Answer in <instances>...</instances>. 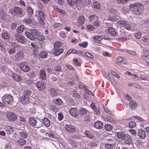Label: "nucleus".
<instances>
[{"label":"nucleus","instance_id":"obj_45","mask_svg":"<svg viewBox=\"0 0 149 149\" xmlns=\"http://www.w3.org/2000/svg\"><path fill=\"white\" fill-rule=\"evenodd\" d=\"M47 53L45 52H42L40 54V56L42 58H46L47 57Z\"/></svg>","mask_w":149,"mask_h":149},{"label":"nucleus","instance_id":"obj_4","mask_svg":"<svg viewBox=\"0 0 149 149\" xmlns=\"http://www.w3.org/2000/svg\"><path fill=\"white\" fill-rule=\"evenodd\" d=\"M1 99L2 102L6 105H10L13 102V97L10 94L4 95Z\"/></svg>","mask_w":149,"mask_h":149},{"label":"nucleus","instance_id":"obj_63","mask_svg":"<svg viewBox=\"0 0 149 149\" xmlns=\"http://www.w3.org/2000/svg\"><path fill=\"white\" fill-rule=\"evenodd\" d=\"M60 36L63 38H65L66 36V33L64 31H61L59 33Z\"/></svg>","mask_w":149,"mask_h":149},{"label":"nucleus","instance_id":"obj_1","mask_svg":"<svg viewBox=\"0 0 149 149\" xmlns=\"http://www.w3.org/2000/svg\"><path fill=\"white\" fill-rule=\"evenodd\" d=\"M130 8L131 10L133 11L134 13L139 15L143 13V6L141 3H135L130 5Z\"/></svg>","mask_w":149,"mask_h":149},{"label":"nucleus","instance_id":"obj_33","mask_svg":"<svg viewBox=\"0 0 149 149\" xmlns=\"http://www.w3.org/2000/svg\"><path fill=\"white\" fill-rule=\"evenodd\" d=\"M54 103L58 105H61L63 103L62 100L60 98H56L53 100Z\"/></svg>","mask_w":149,"mask_h":149},{"label":"nucleus","instance_id":"obj_42","mask_svg":"<svg viewBox=\"0 0 149 149\" xmlns=\"http://www.w3.org/2000/svg\"><path fill=\"white\" fill-rule=\"evenodd\" d=\"M104 127L105 129L107 131H110L113 128L112 126L109 124L105 125Z\"/></svg>","mask_w":149,"mask_h":149},{"label":"nucleus","instance_id":"obj_58","mask_svg":"<svg viewBox=\"0 0 149 149\" xmlns=\"http://www.w3.org/2000/svg\"><path fill=\"white\" fill-rule=\"evenodd\" d=\"M58 119L60 121L63 118V115L61 112H59L58 114Z\"/></svg>","mask_w":149,"mask_h":149},{"label":"nucleus","instance_id":"obj_15","mask_svg":"<svg viewBox=\"0 0 149 149\" xmlns=\"http://www.w3.org/2000/svg\"><path fill=\"white\" fill-rule=\"evenodd\" d=\"M8 43L12 47V48H15V49H20V45L18 43L9 41Z\"/></svg>","mask_w":149,"mask_h":149},{"label":"nucleus","instance_id":"obj_43","mask_svg":"<svg viewBox=\"0 0 149 149\" xmlns=\"http://www.w3.org/2000/svg\"><path fill=\"white\" fill-rule=\"evenodd\" d=\"M36 39L40 41H43L46 38L43 35H40V33L38 34V36H37L36 38Z\"/></svg>","mask_w":149,"mask_h":149},{"label":"nucleus","instance_id":"obj_53","mask_svg":"<svg viewBox=\"0 0 149 149\" xmlns=\"http://www.w3.org/2000/svg\"><path fill=\"white\" fill-rule=\"evenodd\" d=\"M8 53L9 55L13 54L16 52V49L15 48H11L8 50Z\"/></svg>","mask_w":149,"mask_h":149},{"label":"nucleus","instance_id":"obj_36","mask_svg":"<svg viewBox=\"0 0 149 149\" xmlns=\"http://www.w3.org/2000/svg\"><path fill=\"white\" fill-rule=\"evenodd\" d=\"M39 17L40 19H44L45 18V14L42 11H39L38 12Z\"/></svg>","mask_w":149,"mask_h":149},{"label":"nucleus","instance_id":"obj_24","mask_svg":"<svg viewBox=\"0 0 149 149\" xmlns=\"http://www.w3.org/2000/svg\"><path fill=\"white\" fill-rule=\"evenodd\" d=\"M108 30L109 33L111 35L114 36L116 35V33L115 30L112 27H109Z\"/></svg>","mask_w":149,"mask_h":149},{"label":"nucleus","instance_id":"obj_9","mask_svg":"<svg viewBox=\"0 0 149 149\" xmlns=\"http://www.w3.org/2000/svg\"><path fill=\"white\" fill-rule=\"evenodd\" d=\"M65 128L67 131L71 133H73L76 131V129L75 127L70 125H66Z\"/></svg>","mask_w":149,"mask_h":149},{"label":"nucleus","instance_id":"obj_62","mask_svg":"<svg viewBox=\"0 0 149 149\" xmlns=\"http://www.w3.org/2000/svg\"><path fill=\"white\" fill-rule=\"evenodd\" d=\"M126 52L128 53L133 55H135L136 54V52L135 51H131L128 50V49H126Z\"/></svg>","mask_w":149,"mask_h":149},{"label":"nucleus","instance_id":"obj_55","mask_svg":"<svg viewBox=\"0 0 149 149\" xmlns=\"http://www.w3.org/2000/svg\"><path fill=\"white\" fill-rule=\"evenodd\" d=\"M62 24L58 23H54L53 25V26L54 28H59L62 26Z\"/></svg>","mask_w":149,"mask_h":149},{"label":"nucleus","instance_id":"obj_3","mask_svg":"<svg viewBox=\"0 0 149 149\" xmlns=\"http://www.w3.org/2000/svg\"><path fill=\"white\" fill-rule=\"evenodd\" d=\"M89 21L92 22L96 27H100L101 24L99 22V18L96 15L93 14L90 15L88 17Z\"/></svg>","mask_w":149,"mask_h":149},{"label":"nucleus","instance_id":"obj_34","mask_svg":"<svg viewBox=\"0 0 149 149\" xmlns=\"http://www.w3.org/2000/svg\"><path fill=\"white\" fill-rule=\"evenodd\" d=\"M78 22L81 25H83L84 24L85 22L84 17L82 15L80 16L78 18Z\"/></svg>","mask_w":149,"mask_h":149},{"label":"nucleus","instance_id":"obj_35","mask_svg":"<svg viewBox=\"0 0 149 149\" xmlns=\"http://www.w3.org/2000/svg\"><path fill=\"white\" fill-rule=\"evenodd\" d=\"M2 38L5 40H7L9 38V35L8 33L6 32L2 33Z\"/></svg>","mask_w":149,"mask_h":149},{"label":"nucleus","instance_id":"obj_25","mask_svg":"<svg viewBox=\"0 0 149 149\" xmlns=\"http://www.w3.org/2000/svg\"><path fill=\"white\" fill-rule=\"evenodd\" d=\"M54 49V54L56 56L60 55L63 51V49L62 48H57Z\"/></svg>","mask_w":149,"mask_h":149},{"label":"nucleus","instance_id":"obj_37","mask_svg":"<svg viewBox=\"0 0 149 149\" xmlns=\"http://www.w3.org/2000/svg\"><path fill=\"white\" fill-rule=\"evenodd\" d=\"M23 21L24 23L27 24H30L32 22L31 19L28 17L24 18L23 19Z\"/></svg>","mask_w":149,"mask_h":149},{"label":"nucleus","instance_id":"obj_57","mask_svg":"<svg viewBox=\"0 0 149 149\" xmlns=\"http://www.w3.org/2000/svg\"><path fill=\"white\" fill-rule=\"evenodd\" d=\"M79 46L83 48H86L88 45V43L87 42H84L82 43H79Z\"/></svg>","mask_w":149,"mask_h":149},{"label":"nucleus","instance_id":"obj_56","mask_svg":"<svg viewBox=\"0 0 149 149\" xmlns=\"http://www.w3.org/2000/svg\"><path fill=\"white\" fill-rule=\"evenodd\" d=\"M68 4L71 6H73L75 4V1L74 0H67Z\"/></svg>","mask_w":149,"mask_h":149},{"label":"nucleus","instance_id":"obj_5","mask_svg":"<svg viewBox=\"0 0 149 149\" xmlns=\"http://www.w3.org/2000/svg\"><path fill=\"white\" fill-rule=\"evenodd\" d=\"M14 36L18 42L25 45L27 43V40L23 36L17 33L14 34Z\"/></svg>","mask_w":149,"mask_h":149},{"label":"nucleus","instance_id":"obj_17","mask_svg":"<svg viewBox=\"0 0 149 149\" xmlns=\"http://www.w3.org/2000/svg\"><path fill=\"white\" fill-rule=\"evenodd\" d=\"M23 53L21 51H18L15 55V56L17 60H19L23 58Z\"/></svg>","mask_w":149,"mask_h":149},{"label":"nucleus","instance_id":"obj_7","mask_svg":"<svg viewBox=\"0 0 149 149\" xmlns=\"http://www.w3.org/2000/svg\"><path fill=\"white\" fill-rule=\"evenodd\" d=\"M20 67L21 70L24 72H27L30 69L29 65L26 62H22L20 65Z\"/></svg>","mask_w":149,"mask_h":149},{"label":"nucleus","instance_id":"obj_21","mask_svg":"<svg viewBox=\"0 0 149 149\" xmlns=\"http://www.w3.org/2000/svg\"><path fill=\"white\" fill-rule=\"evenodd\" d=\"M22 96H24L30 99V97H31V91L29 89H27L25 90L23 92Z\"/></svg>","mask_w":149,"mask_h":149},{"label":"nucleus","instance_id":"obj_61","mask_svg":"<svg viewBox=\"0 0 149 149\" xmlns=\"http://www.w3.org/2000/svg\"><path fill=\"white\" fill-rule=\"evenodd\" d=\"M128 1V0H117V3L119 4H124Z\"/></svg>","mask_w":149,"mask_h":149},{"label":"nucleus","instance_id":"obj_8","mask_svg":"<svg viewBox=\"0 0 149 149\" xmlns=\"http://www.w3.org/2000/svg\"><path fill=\"white\" fill-rule=\"evenodd\" d=\"M123 139L125 143L129 145L132 143V138L131 136L128 134H125Z\"/></svg>","mask_w":149,"mask_h":149},{"label":"nucleus","instance_id":"obj_54","mask_svg":"<svg viewBox=\"0 0 149 149\" xmlns=\"http://www.w3.org/2000/svg\"><path fill=\"white\" fill-rule=\"evenodd\" d=\"M136 123L133 121H131L129 123V127L130 128H132L135 127Z\"/></svg>","mask_w":149,"mask_h":149},{"label":"nucleus","instance_id":"obj_47","mask_svg":"<svg viewBox=\"0 0 149 149\" xmlns=\"http://www.w3.org/2000/svg\"><path fill=\"white\" fill-rule=\"evenodd\" d=\"M61 42L59 41H57L54 44V49L59 48L61 46Z\"/></svg>","mask_w":149,"mask_h":149},{"label":"nucleus","instance_id":"obj_46","mask_svg":"<svg viewBox=\"0 0 149 149\" xmlns=\"http://www.w3.org/2000/svg\"><path fill=\"white\" fill-rule=\"evenodd\" d=\"M104 120L105 122L108 121L110 123H112L113 121L112 118L108 116L105 118Z\"/></svg>","mask_w":149,"mask_h":149},{"label":"nucleus","instance_id":"obj_22","mask_svg":"<svg viewBox=\"0 0 149 149\" xmlns=\"http://www.w3.org/2000/svg\"><path fill=\"white\" fill-rule=\"evenodd\" d=\"M5 130L8 134H11L13 131V130L12 126H6L5 128Z\"/></svg>","mask_w":149,"mask_h":149},{"label":"nucleus","instance_id":"obj_16","mask_svg":"<svg viewBox=\"0 0 149 149\" xmlns=\"http://www.w3.org/2000/svg\"><path fill=\"white\" fill-rule=\"evenodd\" d=\"M103 123L99 121H96L94 124V127L99 130L102 129L103 127Z\"/></svg>","mask_w":149,"mask_h":149},{"label":"nucleus","instance_id":"obj_19","mask_svg":"<svg viewBox=\"0 0 149 149\" xmlns=\"http://www.w3.org/2000/svg\"><path fill=\"white\" fill-rule=\"evenodd\" d=\"M29 31L32 33L35 38L37 36H38V34L40 33L38 29L34 28H31L29 30Z\"/></svg>","mask_w":149,"mask_h":149},{"label":"nucleus","instance_id":"obj_49","mask_svg":"<svg viewBox=\"0 0 149 149\" xmlns=\"http://www.w3.org/2000/svg\"><path fill=\"white\" fill-rule=\"evenodd\" d=\"M27 12L29 15H31L33 14V11L32 8L30 7H28L27 8Z\"/></svg>","mask_w":149,"mask_h":149},{"label":"nucleus","instance_id":"obj_51","mask_svg":"<svg viewBox=\"0 0 149 149\" xmlns=\"http://www.w3.org/2000/svg\"><path fill=\"white\" fill-rule=\"evenodd\" d=\"M93 110L94 113L96 115H99L100 113V109L98 107H96Z\"/></svg>","mask_w":149,"mask_h":149},{"label":"nucleus","instance_id":"obj_10","mask_svg":"<svg viewBox=\"0 0 149 149\" xmlns=\"http://www.w3.org/2000/svg\"><path fill=\"white\" fill-rule=\"evenodd\" d=\"M36 87L39 91H42L45 88L44 82L42 81L38 82L36 83Z\"/></svg>","mask_w":149,"mask_h":149},{"label":"nucleus","instance_id":"obj_14","mask_svg":"<svg viewBox=\"0 0 149 149\" xmlns=\"http://www.w3.org/2000/svg\"><path fill=\"white\" fill-rule=\"evenodd\" d=\"M39 76L40 78L42 80H45L46 78V75L44 70H40L39 71Z\"/></svg>","mask_w":149,"mask_h":149},{"label":"nucleus","instance_id":"obj_27","mask_svg":"<svg viewBox=\"0 0 149 149\" xmlns=\"http://www.w3.org/2000/svg\"><path fill=\"white\" fill-rule=\"evenodd\" d=\"M88 112V111L85 108H81L79 111L78 113L81 115H84Z\"/></svg>","mask_w":149,"mask_h":149},{"label":"nucleus","instance_id":"obj_48","mask_svg":"<svg viewBox=\"0 0 149 149\" xmlns=\"http://www.w3.org/2000/svg\"><path fill=\"white\" fill-rule=\"evenodd\" d=\"M54 70L57 72H59L62 71V67L59 65H57L55 67Z\"/></svg>","mask_w":149,"mask_h":149},{"label":"nucleus","instance_id":"obj_28","mask_svg":"<svg viewBox=\"0 0 149 149\" xmlns=\"http://www.w3.org/2000/svg\"><path fill=\"white\" fill-rule=\"evenodd\" d=\"M29 121L30 125L33 126H35L37 123L36 120L33 118L30 117L29 118Z\"/></svg>","mask_w":149,"mask_h":149},{"label":"nucleus","instance_id":"obj_44","mask_svg":"<svg viewBox=\"0 0 149 149\" xmlns=\"http://www.w3.org/2000/svg\"><path fill=\"white\" fill-rule=\"evenodd\" d=\"M54 8L55 10L59 13L61 14H64L65 13V12L64 11L59 9L56 6L54 7Z\"/></svg>","mask_w":149,"mask_h":149},{"label":"nucleus","instance_id":"obj_40","mask_svg":"<svg viewBox=\"0 0 149 149\" xmlns=\"http://www.w3.org/2000/svg\"><path fill=\"white\" fill-rule=\"evenodd\" d=\"M94 8L95 9H99L101 8L100 5L97 2H95L93 3Z\"/></svg>","mask_w":149,"mask_h":149},{"label":"nucleus","instance_id":"obj_2","mask_svg":"<svg viewBox=\"0 0 149 149\" xmlns=\"http://www.w3.org/2000/svg\"><path fill=\"white\" fill-rule=\"evenodd\" d=\"M9 12L11 15L14 16L19 15L21 16H23L24 15L23 13V9L17 6H14L13 8L10 9Z\"/></svg>","mask_w":149,"mask_h":149},{"label":"nucleus","instance_id":"obj_12","mask_svg":"<svg viewBox=\"0 0 149 149\" xmlns=\"http://www.w3.org/2000/svg\"><path fill=\"white\" fill-rule=\"evenodd\" d=\"M70 113L72 117L75 118H76L79 114L77 109L74 108H72L70 109Z\"/></svg>","mask_w":149,"mask_h":149},{"label":"nucleus","instance_id":"obj_59","mask_svg":"<svg viewBox=\"0 0 149 149\" xmlns=\"http://www.w3.org/2000/svg\"><path fill=\"white\" fill-rule=\"evenodd\" d=\"M72 97H74L76 99V100L77 101L79 99L80 95L78 93H75L72 95Z\"/></svg>","mask_w":149,"mask_h":149},{"label":"nucleus","instance_id":"obj_18","mask_svg":"<svg viewBox=\"0 0 149 149\" xmlns=\"http://www.w3.org/2000/svg\"><path fill=\"white\" fill-rule=\"evenodd\" d=\"M84 135L89 138L93 139L95 136L94 134L88 130H86L84 133Z\"/></svg>","mask_w":149,"mask_h":149},{"label":"nucleus","instance_id":"obj_6","mask_svg":"<svg viewBox=\"0 0 149 149\" xmlns=\"http://www.w3.org/2000/svg\"><path fill=\"white\" fill-rule=\"evenodd\" d=\"M7 118L11 122L16 121L17 118V115L15 113L11 112H8L6 114Z\"/></svg>","mask_w":149,"mask_h":149},{"label":"nucleus","instance_id":"obj_52","mask_svg":"<svg viewBox=\"0 0 149 149\" xmlns=\"http://www.w3.org/2000/svg\"><path fill=\"white\" fill-rule=\"evenodd\" d=\"M134 36L136 39H140L141 36V32H138L135 33Z\"/></svg>","mask_w":149,"mask_h":149},{"label":"nucleus","instance_id":"obj_32","mask_svg":"<svg viewBox=\"0 0 149 149\" xmlns=\"http://www.w3.org/2000/svg\"><path fill=\"white\" fill-rule=\"evenodd\" d=\"M125 134L123 132H119L116 133V136L117 138L119 139H123Z\"/></svg>","mask_w":149,"mask_h":149},{"label":"nucleus","instance_id":"obj_23","mask_svg":"<svg viewBox=\"0 0 149 149\" xmlns=\"http://www.w3.org/2000/svg\"><path fill=\"white\" fill-rule=\"evenodd\" d=\"M25 34L27 37L31 40H33L35 39L34 36L31 32H25Z\"/></svg>","mask_w":149,"mask_h":149},{"label":"nucleus","instance_id":"obj_20","mask_svg":"<svg viewBox=\"0 0 149 149\" xmlns=\"http://www.w3.org/2000/svg\"><path fill=\"white\" fill-rule=\"evenodd\" d=\"M50 93L53 97H56L58 94V90L53 88H51L49 90Z\"/></svg>","mask_w":149,"mask_h":149},{"label":"nucleus","instance_id":"obj_64","mask_svg":"<svg viewBox=\"0 0 149 149\" xmlns=\"http://www.w3.org/2000/svg\"><path fill=\"white\" fill-rule=\"evenodd\" d=\"M123 27L127 30H130L131 29V27L130 25L129 24H127V22H126L125 24L124 25V26Z\"/></svg>","mask_w":149,"mask_h":149},{"label":"nucleus","instance_id":"obj_41","mask_svg":"<svg viewBox=\"0 0 149 149\" xmlns=\"http://www.w3.org/2000/svg\"><path fill=\"white\" fill-rule=\"evenodd\" d=\"M126 22V21L122 20H120L118 21L117 23V24L119 27H123L124 25L125 24V23Z\"/></svg>","mask_w":149,"mask_h":149},{"label":"nucleus","instance_id":"obj_60","mask_svg":"<svg viewBox=\"0 0 149 149\" xmlns=\"http://www.w3.org/2000/svg\"><path fill=\"white\" fill-rule=\"evenodd\" d=\"M93 38L95 40L99 41H101L102 39V36H94Z\"/></svg>","mask_w":149,"mask_h":149},{"label":"nucleus","instance_id":"obj_50","mask_svg":"<svg viewBox=\"0 0 149 149\" xmlns=\"http://www.w3.org/2000/svg\"><path fill=\"white\" fill-rule=\"evenodd\" d=\"M88 145L91 148L95 147L97 146V143L94 141H91L89 143Z\"/></svg>","mask_w":149,"mask_h":149},{"label":"nucleus","instance_id":"obj_11","mask_svg":"<svg viewBox=\"0 0 149 149\" xmlns=\"http://www.w3.org/2000/svg\"><path fill=\"white\" fill-rule=\"evenodd\" d=\"M137 136L141 139H143L146 136V134L145 130L141 129L138 130Z\"/></svg>","mask_w":149,"mask_h":149},{"label":"nucleus","instance_id":"obj_31","mask_svg":"<svg viewBox=\"0 0 149 149\" xmlns=\"http://www.w3.org/2000/svg\"><path fill=\"white\" fill-rule=\"evenodd\" d=\"M12 78L14 80L17 81H20L21 80V78L20 76L16 74H14L12 76Z\"/></svg>","mask_w":149,"mask_h":149},{"label":"nucleus","instance_id":"obj_29","mask_svg":"<svg viewBox=\"0 0 149 149\" xmlns=\"http://www.w3.org/2000/svg\"><path fill=\"white\" fill-rule=\"evenodd\" d=\"M43 123L47 127H49L50 125V123L49 120L47 118H44L42 119Z\"/></svg>","mask_w":149,"mask_h":149},{"label":"nucleus","instance_id":"obj_39","mask_svg":"<svg viewBox=\"0 0 149 149\" xmlns=\"http://www.w3.org/2000/svg\"><path fill=\"white\" fill-rule=\"evenodd\" d=\"M19 134L21 138H26L27 136V134L24 132L20 131L19 132Z\"/></svg>","mask_w":149,"mask_h":149},{"label":"nucleus","instance_id":"obj_13","mask_svg":"<svg viewBox=\"0 0 149 149\" xmlns=\"http://www.w3.org/2000/svg\"><path fill=\"white\" fill-rule=\"evenodd\" d=\"M16 143L18 146H22L26 144V141L25 140L19 138L16 140Z\"/></svg>","mask_w":149,"mask_h":149},{"label":"nucleus","instance_id":"obj_30","mask_svg":"<svg viewBox=\"0 0 149 149\" xmlns=\"http://www.w3.org/2000/svg\"><path fill=\"white\" fill-rule=\"evenodd\" d=\"M137 106L136 102L133 101H131L129 103V107L131 109H136Z\"/></svg>","mask_w":149,"mask_h":149},{"label":"nucleus","instance_id":"obj_26","mask_svg":"<svg viewBox=\"0 0 149 149\" xmlns=\"http://www.w3.org/2000/svg\"><path fill=\"white\" fill-rule=\"evenodd\" d=\"M30 99L25 97L24 96H22L21 97V101L23 104H25L27 103Z\"/></svg>","mask_w":149,"mask_h":149},{"label":"nucleus","instance_id":"obj_38","mask_svg":"<svg viewBox=\"0 0 149 149\" xmlns=\"http://www.w3.org/2000/svg\"><path fill=\"white\" fill-rule=\"evenodd\" d=\"M24 29L25 27L23 25H20L17 28V31L19 33H21L24 31Z\"/></svg>","mask_w":149,"mask_h":149}]
</instances>
